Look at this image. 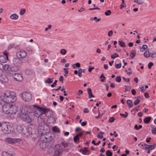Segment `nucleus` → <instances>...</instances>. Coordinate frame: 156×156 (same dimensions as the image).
Returning <instances> with one entry per match:
<instances>
[{
  "mask_svg": "<svg viewBox=\"0 0 156 156\" xmlns=\"http://www.w3.org/2000/svg\"><path fill=\"white\" fill-rule=\"evenodd\" d=\"M39 106L35 105L30 106H24L22 108L20 117L24 121L28 123L30 122L31 119L28 115L30 114L31 115L39 117Z\"/></svg>",
  "mask_w": 156,
  "mask_h": 156,
  "instance_id": "obj_1",
  "label": "nucleus"
},
{
  "mask_svg": "<svg viewBox=\"0 0 156 156\" xmlns=\"http://www.w3.org/2000/svg\"><path fill=\"white\" fill-rule=\"evenodd\" d=\"M16 100V95L15 93L6 91L2 93L0 96V104H2L3 103L11 104Z\"/></svg>",
  "mask_w": 156,
  "mask_h": 156,
  "instance_id": "obj_2",
  "label": "nucleus"
},
{
  "mask_svg": "<svg viewBox=\"0 0 156 156\" xmlns=\"http://www.w3.org/2000/svg\"><path fill=\"white\" fill-rule=\"evenodd\" d=\"M18 110L17 106L10 104H5L2 106V110L3 112L9 115L15 114Z\"/></svg>",
  "mask_w": 156,
  "mask_h": 156,
  "instance_id": "obj_3",
  "label": "nucleus"
},
{
  "mask_svg": "<svg viewBox=\"0 0 156 156\" xmlns=\"http://www.w3.org/2000/svg\"><path fill=\"white\" fill-rule=\"evenodd\" d=\"M43 114H44L45 116L46 117H49L52 115L53 112L49 108L40 107V118L42 119L41 125V126L42 128H40V129L44 130L42 126L44 125V120H43L44 118H43L41 117L42 115Z\"/></svg>",
  "mask_w": 156,
  "mask_h": 156,
  "instance_id": "obj_4",
  "label": "nucleus"
},
{
  "mask_svg": "<svg viewBox=\"0 0 156 156\" xmlns=\"http://www.w3.org/2000/svg\"><path fill=\"white\" fill-rule=\"evenodd\" d=\"M16 130L19 133L24 134L28 137L32 134L31 128L28 127L27 128L23 125H18L16 127Z\"/></svg>",
  "mask_w": 156,
  "mask_h": 156,
  "instance_id": "obj_5",
  "label": "nucleus"
},
{
  "mask_svg": "<svg viewBox=\"0 0 156 156\" xmlns=\"http://www.w3.org/2000/svg\"><path fill=\"white\" fill-rule=\"evenodd\" d=\"M2 130L6 134H9L13 133L14 129L13 125L11 123L5 122L2 127Z\"/></svg>",
  "mask_w": 156,
  "mask_h": 156,
  "instance_id": "obj_6",
  "label": "nucleus"
},
{
  "mask_svg": "<svg viewBox=\"0 0 156 156\" xmlns=\"http://www.w3.org/2000/svg\"><path fill=\"white\" fill-rule=\"evenodd\" d=\"M20 96L25 102L30 101L32 98V95L31 93L27 91L23 92L20 94Z\"/></svg>",
  "mask_w": 156,
  "mask_h": 156,
  "instance_id": "obj_7",
  "label": "nucleus"
},
{
  "mask_svg": "<svg viewBox=\"0 0 156 156\" xmlns=\"http://www.w3.org/2000/svg\"><path fill=\"white\" fill-rule=\"evenodd\" d=\"M4 141L10 144H13L22 141L21 138H13L11 137H7L4 139Z\"/></svg>",
  "mask_w": 156,
  "mask_h": 156,
  "instance_id": "obj_8",
  "label": "nucleus"
},
{
  "mask_svg": "<svg viewBox=\"0 0 156 156\" xmlns=\"http://www.w3.org/2000/svg\"><path fill=\"white\" fill-rule=\"evenodd\" d=\"M62 148L59 144L56 145L54 148V154L59 156L62 152Z\"/></svg>",
  "mask_w": 156,
  "mask_h": 156,
  "instance_id": "obj_9",
  "label": "nucleus"
},
{
  "mask_svg": "<svg viewBox=\"0 0 156 156\" xmlns=\"http://www.w3.org/2000/svg\"><path fill=\"white\" fill-rule=\"evenodd\" d=\"M27 55V52L23 50L18 51L16 53L17 57L20 58H24L26 57Z\"/></svg>",
  "mask_w": 156,
  "mask_h": 156,
  "instance_id": "obj_10",
  "label": "nucleus"
},
{
  "mask_svg": "<svg viewBox=\"0 0 156 156\" xmlns=\"http://www.w3.org/2000/svg\"><path fill=\"white\" fill-rule=\"evenodd\" d=\"M13 64L16 66H19L21 65L23 62L22 60L20 58L18 57L14 58L13 59Z\"/></svg>",
  "mask_w": 156,
  "mask_h": 156,
  "instance_id": "obj_11",
  "label": "nucleus"
},
{
  "mask_svg": "<svg viewBox=\"0 0 156 156\" xmlns=\"http://www.w3.org/2000/svg\"><path fill=\"white\" fill-rule=\"evenodd\" d=\"M12 76L14 80L17 81H21L23 80L22 76L18 73H15L13 74Z\"/></svg>",
  "mask_w": 156,
  "mask_h": 156,
  "instance_id": "obj_12",
  "label": "nucleus"
},
{
  "mask_svg": "<svg viewBox=\"0 0 156 156\" xmlns=\"http://www.w3.org/2000/svg\"><path fill=\"white\" fill-rule=\"evenodd\" d=\"M0 81L2 82L6 83L8 81V79L5 74L0 75Z\"/></svg>",
  "mask_w": 156,
  "mask_h": 156,
  "instance_id": "obj_13",
  "label": "nucleus"
},
{
  "mask_svg": "<svg viewBox=\"0 0 156 156\" xmlns=\"http://www.w3.org/2000/svg\"><path fill=\"white\" fill-rule=\"evenodd\" d=\"M9 66L6 64L0 63V69L2 71L6 70L8 69Z\"/></svg>",
  "mask_w": 156,
  "mask_h": 156,
  "instance_id": "obj_14",
  "label": "nucleus"
},
{
  "mask_svg": "<svg viewBox=\"0 0 156 156\" xmlns=\"http://www.w3.org/2000/svg\"><path fill=\"white\" fill-rule=\"evenodd\" d=\"M8 60V57H5L3 55L0 56V62L1 63H4L7 62Z\"/></svg>",
  "mask_w": 156,
  "mask_h": 156,
  "instance_id": "obj_15",
  "label": "nucleus"
},
{
  "mask_svg": "<svg viewBox=\"0 0 156 156\" xmlns=\"http://www.w3.org/2000/svg\"><path fill=\"white\" fill-rule=\"evenodd\" d=\"M45 140H41V137L40 138V140H41V141H43V143H44V142H45V145H48V144H49L50 142H51V143L52 144L53 143L54 141L53 140H47V138L46 137H45Z\"/></svg>",
  "mask_w": 156,
  "mask_h": 156,
  "instance_id": "obj_16",
  "label": "nucleus"
},
{
  "mask_svg": "<svg viewBox=\"0 0 156 156\" xmlns=\"http://www.w3.org/2000/svg\"><path fill=\"white\" fill-rule=\"evenodd\" d=\"M87 91L88 93L89 98H91L94 97V96L93 95L91 90L90 88H88L87 89Z\"/></svg>",
  "mask_w": 156,
  "mask_h": 156,
  "instance_id": "obj_17",
  "label": "nucleus"
},
{
  "mask_svg": "<svg viewBox=\"0 0 156 156\" xmlns=\"http://www.w3.org/2000/svg\"><path fill=\"white\" fill-rule=\"evenodd\" d=\"M10 18L14 20H16L18 19L19 18V16L16 14H12L10 17Z\"/></svg>",
  "mask_w": 156,
  "mask_h": 156,
  "instance_id": "obj_18",
  "label": "nucleus"
},
{
  "mask_svg": "<svg viewBox=\"0 0 156 156\" xmlns=\"http://www.w3.org/2000/svg\"><path fill=\"white\" fill-rule=\"evenodd\" d=\"M144 57L146 58H148L151 56V53L149 52V49H147L144 54Z\"/></svg>",
  "mask_w": 156,
  "mask_h": 156,
  "instance_id": "obj_19",
  "label": "nucleus"
},
{
  "mask_svg": "<svg viewBox=\"0 0 156 156\" xmlns=\"http://www.w3.org/2000/svg\"><path fill=\"white\" fill-rule=\"evenodd\" d=\"M10 70L12 72H15L17 71L19 69L18 66H13L10 68Z\"/></svg>",
  "mask_w": 156,
  "mask_h": 156,
  "instance_id": "obj_20",
  "label": "nucleus"
},
{
  "mask_svg": "<svg viewBox=\"0 0 156 156\" xmlns=\"http://www.w3.org/2000/svg\"><path fill=\"white\" fill-rule=\"evenodd\" d=\"M2 156H14L12 154H9L8 152L4 151L2 152Z\"/></svg>",
  "mask_w": 156,
  "mask_h": 156,
  "instance_id": "obj_21",
  "label": "nucleus"
},
{
  "mask_svg": "<svg viewBox=\"0 0 156 156\" xmlns=\"http://www.w3.org/2000/svg\"><path fill=\"white\" fill-rule=\"evenodd\" d=\"M151 119V117H146L144 119V122L145 123H148Z\"/></svg>",
  "mask_w": 156,
  "mask_h": 156,
  "instance_id": "obj_22",
  "label": "nucleus"
},
{
  "mask_svg": "<svg viewBox=\"0 0 156 156\" xmlns=\"http://www.w3.org/2000/svg\"><path fill=\"white\" fill-rule=\"evenodd\" d=\"M127 103L128 105L130 108H132L133 107V104L131 100H128L127 101Z\"/></svg>",
  "mask_w": 156,
  "mask_h": 156,
  "instance_id": "obj_23",
  "label": "nucleus"
},
{
  "mask_svg": "<svg viewBox=\"0 0 156 156\" xmlns=\"http://www.w3.org/2000/svg\"><path fill=\"white\" fill-rule=\"evenodd\" d=\"M53 151H54V148L51 147H49L48 150V152L49 154H52Z\"/></svg>",
  "mask_w": 156,
  "mask_h": 156,
  "instance_id": "obj_24",
  "label": "nucleus"
},
{
  "mask_svg": "<svg viewBox=\"0 0 156 156\" xmlns=\"http://www.w3.org/2000/svg\"><path fill=\"white\" fill-rule=\"evenodd\" d=\"M73 140L75 143H78L80 142L79 137L76 135L74 137Z\"/></svg>",
  "mask_w": 156,
  "mask_h": 156,
  "instance_id": "obj_25",
  "label": "nucleus"
},
{
  "mask_svg": "<svg viewBox=\"0 0 156 156\" xmlns=\"http://www.w3.org/2000/svg\"><path fill=\"white\" fill-rule=\"evenodd\" d=\"M104 133L103 132H100L97 135V136L98 138L100 139H102L103 137V135L104 134Z\"/></svg>",
  "mask_w": 156,
  "mask_h": 156,
  "instance_id": "obj_26",
  "label": "nucleus"
},
{
  "mask_svg": "<svg viewBox=\"0 0 156 156\" xmlns=\"http://www.w3.org/2000/svg\"><path fill=\"white\" fill-rule=\"evenodd\" d=\"M79 151L80 152H82L83 154H84L88 152L87 148L86 147H84L83 149H80V150Z\"/></svg>",
  "mask_w": 156,
  "mask_h": 156,
  "instance_id": "obj_27",
  "label": "nucleus"
},
{
  "mask_svg": "<svg viewBox=\"0 0 156 156\" xmlns=\"http://www.w3.org/2000/svg\"><path fill=\"white\" fill-rule=\"evenodd\" d=\"M147 48V46L146 45L144 44L142 46V47L140 48V50L141 52H142Z\"/></svg>",
  "mask_w": 156,
  "mask_h": 156,
  "instance_id": "obj_28",
  "label": "nucleus"
},
{
  "mask_svg": "<svg viewBox=\"0 0 156 156\" xmlns=\"http://www.w3.org/2000/svg\"><path fill=\"white\" fill-rule=\"evenodd\" d=\"M53 79H54L53 78H48L45 81V83H48V84L51 83L53 82L52 80Z\"/></svg>",
  "mask_w": 156,
  "mask_h": 156,
  "instance_id": "obj_29",
  "label": "nucleus"
},
{
  "mask_svg": "<svg viewBox=\"0 0 156 156\" xmlns=\"http://www.w3.org/2000/svg\"><path fill=\"white\" fill-rule=\"evenodd\" d=\"M104 113H102L101 114L100 113V111L99 109H98V116H96L95 117V118L97 119H98L101 117L103 115Z\"/></svg>",
  "mask_w": 156,
  "mask_h": 156,
  "instance_id": "obj_30",
  "label": "nucleus"
},
{
  "mask_svg": "<svg viewBox=\"0 0 156 156\" xmlns=\"http://www.w3.org/2000/svg\"><path fill=\"white\" fill-rule=\"evenodd\" d=\"M151 131L153 133L156 134V129L154 126L151 125Z\"/></svg>",
  "mask_w": 156,
  "mask_h": 156,
  "instance_id": "obj_31",
  "label": "nucleus"
},
{
  "mask_svg": "<svg viewBox=\"0 0 156 156\" xmlns=\"http://www.w3.org/2000/svg\"><path fill=\"white\" fill-rule=\"evenodd\" d=\"M134 2L137 3L139 5L142 4L144 3L143 0H135Z\"/></svg>",
  "mask_w": 156,
  "mask_h": 156,
  "instance_id": "obj_32",
  "label": "nucleus"
},
{
  "mask_svg": "<svg viewBox=\"0 0 156 156\" xmlns=\"http://www.w3.org/2000/svg\"><path fill=\"white\" fill-rule=\"evenodd\" d=\"M94 20H96V22H98L99 21L101 20V18H99L98 19H97V17H94V18H91L90 19V20L91 21H93Z\"/></svg>",
  "mask_w": 156,
  "mask_h": 156,
  "instance_id": "obj_33",
  "label": "nucleus"
},
{
  "mask_svg": "<svg viewBox=\"0 0 156 156\" xmlns=\"http://www.w3.org/2000/svg\"><path fill=\"white\" fill-rule=\"evenodd\" d=\"M119 44L121 47H126V45L124 42H123L122 41H119Z\"/></svg>",
  "mask_w": 156,
  "mask_h": 156,
  "instance_id": "obj_34",
  "label": "nucleus"
},
{
  "mask_svg": "<svg viewBox=\"0 0 156 156\" xmlns=\"http://www.w3.org/2000/svg\"><path fill=\"white\" fill-rule=\"evenodd\" d=\"M119 57V55L117 53H114L111 56V58L112 59H115L116 57Z\"/></svg>",
  "mask_w": 156,
  "mask_h": 156,
  "instance_id": "obj_35",
  "label": "nucleus"
},
{
  "mask_svg": "<svg viewBox=\"0 0 156 156\" xmlns=\"http://www.w3.org/2000/svg\"><path fill=\"white\" fill-rule=\"evenodd\" d=\"M112 153L110 150H107L106 152V155L107 156H112Z\"/></svg>",
  "mask_w": 156,
  "mask_h": 156,
  "instance_id": "obj_36",
  "label": "nucleus"
},
{
  "mask_svg": "<svg viewBox=\"0 0 156 156\" xmlns=\"http://www.w3.org/2000/svg\"><path fill=\"white\" fill-rule=\"evenodd\" d=\"M26 12V9H21L20 11V14L21 15H23Z\"/></svg>",
  "mask_w": 156,
  "mask_h": 156,
  "instance_id": "obj_37",
  "label": "nucleus"
},
{
  "mask_svg": "<svg viewBox=\"0 0 156 156\" xmlns=\"http://www.w3.org/2000/svg\"><path fill=\"white\" fill-rule=\"evenodd\" d=\"M126 88L125 89V92L129 91L131 87L130 86H125Z\"/></svg>",
  "mask_w": 156,
  "mask_h": 156,
  "instance_id": "obj_38",
  "label": "nucleus"
},
{
  "mask_svg": "<svg viewBox=\"0 0 156 156\" xmlns=\"http://www.w3.org/2000/svg\"><path fill=\"white\" fill-rule=\"evenodd\" d=\"M111 12L110 10H107L105 12V15L107 16H109L111 15Z\"/></svg>",
  "mask_w": 156,
  "mask_h": 156,
  "instance_id": "obj_39",
  "label": "nucleus"
},
{
  "mask_svg": "<svg viewBox=\"0 0 156 156\" xmlns=\"http://www.w3.org/2000/svg\"><path fill=\"white\" fill-rule=\"evenodd\" d=\"M115 81L117 82H120L121 81V78L120 76H117L115 78Z\"/></svg>",
  "mask_w": 156,
  "mask_h": 156,
  "instance_id": "obj_40",
  "label": "nucleus"
},
{
  "mask_svg": "<svg viewBox=\"0 0 156 156\" xmlns=\"http://www.w3.org/2000/svg\"><path fill=\"white\" fill-rule=\"evenodd\" d=\"M125 113L126 115L120 113V116H123L124 118H126L128 116V114L127 112H126Z\"/></svg>",
  "mask_w": 156,
  "mask_h": 156,
  "instance_id": "obj_41",
  "label": "nucleus"
},
{
  "mask_svg": "<svg viewBox=\"0 0 156 156\" xmlns=\"http://www.w3.org/2000/svg\"><path fill=\"white\" fill-rule=\"evenodd\" d=\"M66 50L65 49H62L61 50L60 53L63 55L66 54Z\"/></svg>",
  "mask_w": 156,
  "mask_h": 156,
  "instance_id": "obj_42",
  "label": "nucleus"
},
{
  "mask_svg": "<svg viewBox=\"0 0 156 156\" xmlns=\"http://www.w3.org/2000/svg\"><path fill=\"white\" fill-rule=\"evenodd\" d=\"M151 57L154 58L156 57V53L154 51H153V52L151 53Z\"/></svg>",
  "mask_w": 156,
  "mask_h": 156,
  "instance_id": "obj_43",
  "label": "nucleus"
},
{
  "mask_svg": "<svg viewBox=\"0 0 156 156\" xmlns=\"http://www.w3.org/2000/svg\"><path fill=\"white\" fill-rule=\"evenodd\" d=\"M140 102V101L138 99H137L134 102V104L135 105H136L138 104Z\"/></svg>",
  "mask_w": 156,
  "mask_h": 156,
  "instance_id": "obj_44",
  "label": "nucleus"
},
{
  "mask_svg": "<svg viewBox=\"0 0 156 156\" xmlns=\"http://www.w3.org/2000/svg\"><path fill=\"white\" fill-rule=\"evenodd\" d=\"M121 63H119L118 64H116L115 65V67L117 69H119L121 68Z\"/></svg>",
  "mask_w": 156,
  "mask_h": 156,
  "instance_id": "obj_45",
  "label": "nucleus"
},
{
  "mask_svg": "<svg viewBox=\"0 0 156 156\" xmlns=\"http://www.w3.org/2000/svg\"><path fill=\"white\" fill-rule=\"evenodd\" d=\"M156 144H154L153 145H150V147H149L150 150H152L153 149L156 147Z\"/></svg>",
  "mask_w": 156,
  "mask_h": 156,
  "instance_id": "obj_46",
  "label": "nucleus"
},
{
  "mask_svg": "<svg viewBox=\"0 0 156 156\" xmlns=\"http://www.w3.org/2000/svg\"><path fill=\"white\" fill-rule=\"evenodd\" d=\"M57 80H55L54 81V82L51 85V87H53L57 85Z\"/></svg>",
  "mask_w": 156,
  "mask_h": 156,
  "instance_id": "obj_47",
  "label": "nucleus"
},
{
  "mask_svg": "<svg viewBox=\"0 0 156 156\" xmlns=\"http://www.w3.org/2000/svg\"><path fill=\"white\" fill-rule=\"evenodd\" d=\"M136 55L135 52H132L130 55L132 58H133Z\"/></svg>",
  "mask_w": 156,
  "mask_h": 156,
  "instance_id": "obj_48",
  "label": "nucleus"
},
{
  "mask_svg": "<svg viewBox=\"0 0 156 156\" xmlns=\"http://www.w3.org/2000/svg\"><path fill=\"white\" fill-rule=\"evenodd\" d=\"M61 144L62 145V146L64 148L67 147L68 146V145L67 144L65 143L64 142H62Z\"/></svg>",
  "mask_w": 156,
  "mask_h": 156,
  "instance_id": "obj_49",
  "label": "nucleus"
},
{
  "mask_svg": "<svg viewBox=\"0 0 156 156\" xmlns=\"http://www.w3.org/2000/svg\"><path fill=\"white\" fill-rule=\"evenodd\" d=\"M144 146H145V149H149L150 150L149 147H150V145H148L146 144H144Z\"/></svg>",
  "mask_w": 156,
  "mask_h": 156,
  "instance_id": "obj_50",
  "label": "nucleus"
},
{
  "mask_svg": "<svg viewBox=\"0 0 156 156\" xmlns=\"http://www.w3.org/2000/svg\"><path fill=\"white\" fill-rule=\"evenodd\" d=\"M153 65V63L152 62H150L148 64V67L149 69H151Z\"/></svg>",
  "mask_w": 156,
  "mask_h": 156,
  "instance_id": "obj_51",
  "label": "nucleus"
},
{
  "mask_svg": "<svg viewBox=\"0 0 156 156\" xmlns=\"http://www.w3.org/2000/svg\"><path fill=\"white\" fill-rule=\"evenodd\" d=\"M115 119L114 117H112L110 118V119L109 120V121L110 122H112L114 121Z\"/></svg>",
  "mask_w": 156,
  "mask_h": 156,
  "instance_id": "obj_52",
  "label": "nucleus"
},
{
  "mask_svg": "<svg viewBox=\"0 0 156 156\" xmlns=\"http://www.w3.org/2000/svg\"><path fill=\"white\" fill-rule=\"evenodd\" d=\"M122 78L126 82H129L130 80L129 78H126L124 77H122Z\"/></svg>",
  "mask_w": 156,
  "mask_h": 156,
  "instance_id": "obj_53",
  "label": "nucleus"
},
{
  "mask_svg": "<svg viewBox=\"0 0 156 156\" xmlns=\"http://www.w3.org/2000/svg\"><path fill=\"white\" fill-rule=\"evenodd\" d=\"M113 34V31L112 30H110L108 32V35L109 36H111Z\"/></svg>",
  "mask_w": 156,
  "mask_h": 156,
  "instance_id": "obj_54",
  "label": "nucleus"
},
{
  "mask_svg": "<svg viewBox=\"0 0 156 156\" xmlns=\"http://www.w3.org/2000/svg\"><path fill=\"white\" fill-rule=\"evenodd\" d=\"M25 72L27 74L30 75V74L31 72L30 70L27 69L26 70Z\"/></svg>",
  "mask_w": 156,
  "mask_h": 156,
  "instance_id": "obj_55",
  "label": "nucleus"
},
{
  "mask_svg": "<svg viewBox=\"0 0 156 156\" xmlns=\"http://www.w3.org/2000/svg\"><path fill=\"white\" fill-rule=\"evenodd\" d=\"M59 81H61L62 83H63V78L62 76H60L59 77Z\"/></svg>",
  "mask_w": 156,
  "mask_h": 156,
  "instance_id": "obj_56",
  "label": "nucleus"
},
{
  "mask_svg": "<svg viewBox=\"0 0 156 156\" xmlns=\"http://www.w3.org/2000/svg\"><path fill=\"white\" fill-rule=\"evenodd\" d=\"M120 9H121L123 7H126V5H125V3L124 2V4H122H122L120 5Z\"/></svg>",
  "mask_w": 156,
  "mask_h": 156,
  "instance_id": "obj_57",
  "label": "nucleus"
},
{
  "mask_svg": "<svg viewBox=\"0 0 156 156\" xmlns=\"http://www.w3.org/2000/svg\"><path fill=\"white\" fill-rule=\"evenodd\" d=\"M131 93L133 95H135L136 94V91L134 89H132L131 90Z\"/></svg>",
  "mask_w": 156,
  "mask_h": 156,
  "instance_id": "obj_58",
  "label": "nucleus"
},
{
  "mask_svg": "<svg viewBox=\"0 0 156 156\" xmlns=\"http://www.w3.org/2000/svg\"><path fill=\"white\" fill-rule=\"evenodd\" d=\"M94 69V67H91L90 66H89L88 68V71L89 72H90L92 71V70Z\"/></svg>",
  "mask_w": 156,
  "mask_h": 156,
  "instance_id": "obj_59",
  "label": "nucleus"
},
{
  "mask_svg": "<svg viewBox=\"0 0 156 156\" xmlns=\"http://www.w3.org/2000/svg\"><path fill=\"white\" fill-rule=\"evenodd\" d=\"M84 113H87L89 112V111L87 108H85L83 111Z\"/></svg>",
  "mask_w": 156,
  "mask_h": 156,
  "instance_id": "obj_60",
  "label": "nucleus"
},
{
  "mask_svg": "<svg viewBox=\"0 0 156 156\" xmlns=\"http://www.w3.org/2000/svg\"><path fill=\"white\" fill-rule=\"evenodd\" d=\"M139 90L140 91H141L142 92H143L144 90V88L143 87H140L139 88Z\"/></svg>",
  "mask_w": 156,
  "mask_h": 156,
  "instance_id": "obj_61",
  "label": "nucleus"
},
{
  "mask_svg": "<svg viewBox=\"0 0 156 156\" xmlns=\"http://www.w3.org/2000/svg\"><path fill=\"white\" fill-rule=\"evenodd\" d=\"M87 122H83L81 123V125L82 126H84L86 125Z\"/></svg>",
  "mask_w": 156,
  "mask_h": 156,
  "instance_id": "obj_62",
  "label": "nucleus"
},
{
  "mask_svg": "<svg viewBox=\"0 0 156 156\" xmlns=\"http://www.w3.org/2000/svg\"><path fill=\"white\" fill-rule=\"evenodd\" d=\"M144 96L147 98H148L149 97V94L147 93H144Z\"/></svg>",
  "mask_w": 156,
  "mask_h": 156,
  "instance_id": "obj_63",
  "label": "nucleus"
},
{
  "mask_svg": "<svg viewBox=\"0 0 156 156\" xmlns=\"http://www.w3.org/2000/svg\"><path fill=\"white\" fill-rule=\"evenodd\" d=\"M100 152L102 153H104L105 151V150L103 147L101 148V149L100 151Z\"/></svg>",
  "mask_w": 156,
  "mask_h": 156,
  "instance_id": "obj_64",
  "label": "nucleus"
}]
</instances>
